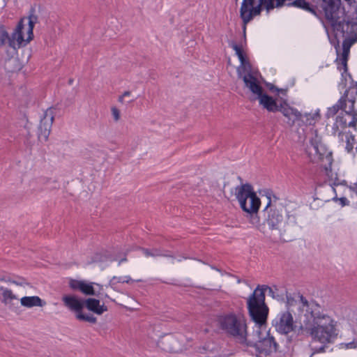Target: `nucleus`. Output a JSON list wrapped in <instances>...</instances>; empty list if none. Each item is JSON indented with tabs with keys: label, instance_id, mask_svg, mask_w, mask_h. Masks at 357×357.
<instances>
[{
	"label": "nucleus",
	"instance_id": "nucleus-1",
	"mask_svg": "<svg viewBox=\"0 0 357 357\" xmlns=\"http://www.w3.org/2000/svg\"><path fill=\"white\" fill-rule=\"evenodd\" d=\"M298 296L302 307L305 308L304 327L301 326V328L314 341L331 342L338 335L337 322L326 314L314 300L309 301L300 293Z\"/></svg>",
	"mask_w": 357,
	"mask_h": 357
},
{
	"label": "nucleus",
	"instance_id": "nucleus-2",
	"mask_svg": "<svg viewBox=\"0 0 357 357\" xmlns=\"http://www.w3.org/2000/svg\"><path fill=\"white\" fill-rule=\"evenodd\" d=\"M294 6L308 11L321 18L322 11L317 6L311 5L306 0H243L240 8V17L243 22L244 39L245 40V29L247 24L256 16H259L264 10L268 13L275 8L283 6Z\"/></svg>",
	"mask_w": 357,
	"mask_h": 357
},
{
	"label": "nucleus",
	"instance_id": "nucleus-3",
	"mask_svg": "<svg viewBox=\"0 0 357 357\" xmlns=\"http://www.w3.org/2000/svg\"><path fill=\"white\" fill-rule=\"evenodd\" d=\"M267 290L273 298L278 301H284V293L280 292L277 287L258 285L249 296L247 301V307L250 317L260 324L266 321L269 313V308L265 302V293Z\"/></svg>",
	"mask_w": 357,
	"mask_h": 357
},
{
	"label": "nucleus",
	"instance_id": "nucleus-4",
	"mask_svg": "<svg viewBox=\"0 0 357 357\" xmlns=\"http://www.w3.org/2000/svg\"><path fill=\"white\" fill-rule=\"evenodd\" d=\"M236 197L241 209L247 213L250 222L256 227L261 225L258 211L261 200L253 190L251 184L246 183L236 187Z\"/></svg>",
	"mask_w": 357,
	"mask_h": 357
},
{
	"label": "nucleus",
	"instance_id": "nucleus-5",
	"mask_svg": "<svg viewBox=\"0 0 357 357\" xmlns=\"http://www.w3.org/2000/svg\"><path fill=\"white\" fill-rule=\"evenodd\" d=\"M218 323L220 329L227 335L237 339L241 344L247 342V324L243 316L233 312L224 314L218 317Z\"/></svg>",
	"mask_w": 357,
	"mask_h": 357
},
{
	"label": "nucleus",
	"instance_id": "nucleus-6",
	"mask_svg": "<svg viewBox=\"0 0 357 357\" xmlns=\"http://www.w3.org/2000/svg\"><path fill=\"white\" fill-rule=\"evenodd\" d=\"M84 300L79 298L75 295H65L62 298L64 305L71 311L75 312V317L79 321H87L91 324L97 322V318L91 314L83 312L84 308Z\"/></svg>",
	"mask_w": 357,
	"mask_h": 357
},
{
	"label": "nucleus",
	"instance_id": "nucleus-7",
	"mask_svg": "<svg viewBox=\"0 0 357 357\" xmlns=\"http://www.w3.org/2000/svg\"><path fill=\"white\" fill-rule=\"evenodd\" d=\"M266 195L268 202L263 211L265 217L264 223L267 224L269 229L271 230L278 229L283 222V215L279 209L273 208L271 201L272 191H267Z\"/></svg>",
	"mask_w": 357,
	"mask_h": 357
},
{
	"label": "nucleus",
	"instance_id": "nucleus-8",
	"mask_svg": "<svg viewBox=\"0 0 357 357\" xmlns=\"http://www.w3.org/2000/svg\"><path fill=\"white\" fill-rule=\"evenodd\" d=\"M257 343L256 341H251L247 340V342L244 345L247 347H254L259 354H265L266 356L271 355L272 353H275L278 350V344L275 342V338L270 335L269 332H267L266 336L262 339H259Z\"/></svg>",
	"mask_w": 357,
	"mask_h": 357
},
{
	"label": "nucleus",
	"instance_id": "nucleus-9",
	"mask_svg": "<svg viewBox=\"0 0 357 357\" xmlns=\"http://www.w3.org/2000/svg\"><path fill=\"white\" fill-rule=\"evenodd\" d=\"M273 326L278 333L283 335H287L294 331L296 327L294 324L293 316L289 310L279 313L273 321Z\"/></svg>",
	"mask_w": 357,
	"mask_h": 357
},
{
	"label": "nucleus",
	"instance_id": "nucleus-10",
	"mask_svg": "<svg viewBox=\"0 0 357 357\" xmlns=\"http://www.w3.org/2000/svg\"><path fill=\"white\" fill-rule=\"evenodd\" d=\"M55 108L50 107L44 113L38 127V137L47 140L50 133L52 122L54 118Z\"/></svg>",
	"mask_w": 357,
	"mask_h": 357
},
{
	"label": "nucleus",
	"instance_id": "nucleus-11",
	"mask_svg": "<svg viewBox=\"0 0 357 357\" xmlns=\"http://www.w3.org/2000/svg\"><path fill=\"white\" fill-rule=\"evenodd\" d=\"M278 112H282V114L287 118V123L290 127H292L295 124L296 121L301 120L302 116L301 112L296 109L290 107L286 100H284L280 104Z\"/></svg>",
	"mask_w": 357,
	"mask_h": 357
},
{
	"label": "nucleus",
	"instance_id": "nucleus-12",
	"mask_svg": "<svg viewBox=\"0 0 357 357\" xmlns=\"http://www.w3.org/2000/svg\"><path fill=\"white\" fill-rule=\"evenodd\" d=\"M92 282H86L84 280L71 279L69 287L73 290H78L86 296H95L96 292Z\"/></svg>",
	"mask_w": 357,
	"mask_h": 357
},
{
	"label": "nucleus",
	"instance_id": "nucleus-13",
	"mask_svg": "<svg viewBox=\"0 0 357 357\" xmlns=\"http://www.w3.org/2000/svg\"><path fill=\"white\" fill-rule=\"evenodd\" d=\"M242 78L245 86L248 88L252 93L257 95V97L264 92L262 86L251 72H248V74L245 75Z\"/></svg>",
	"mask_w": 357,
	"mask_h": 357
},
{
	"label": "nucleus",
	"instance_id": "nucleus-14",
	"mask_svg": "<svg viewBox=\"0 0 357 357\" xmlns=\"http://www.w3.org/2000/svg\"><path fill=\"white\" fill-rule=\"evenodd\" d=\"M84 307L98 315L102 314L108 310L107 307L104 303L101 305L100 300L94 298H89L85 299Z\"/></svg>",
	"mask_w": 357,
	"mask_h": 357
},
{
	"label": "nucleus",
	"instance_id": "nucleus-15",
	"mask_svg": "<svg viewBox=\"0 0 357 357\" xmlns=\"http://www.w3.org/2000/svg\"><path fill=\"white\" fill-rule=\"evenodd\" d=\"M259 104L268 112H275L279 111L280 105H278L275 99L264 92L258 96Z\"/></svg>",
	"mask_w": 357,
	"mask_h": 357
},
{
	"label": "nucleus",
	"instance_id": "nucleus-16",
	"mask_svg": "<svg viewBox=\"0 0 357 357\" xmlns=\"http://www.w3.org/2000/svg\"><path fill=\"white\" fill-rule=\"evenodd\" d=\"M138 250H141L146 257H165L174 258V256L172 255L171 252L162 250L160 248H154L152 249H149L144 247H138Z\"/></svg>",
	"mask_w": 357,
	"mask_h": 357
},
{
	"label": "nucleus",
	"instance_id": "nucleus-17",
	"mask_svg": "<svg viewBox=\"0 0 357 357\" xmlns=\"http://www.w3.org/2000/svg\"><path fill=\"white\" fill-rule=\"evenodd\" d=\"M246 43V40L244 39V31L243 30V40L241 42V45H237L234 41L229 42V47H231L237 55L241 63L242 66H244L245 68L248 66V68H251L250 63L248 61H247L245 55L242 49L243 43Z\"/></svg>",
	"mask_w": 357,
	"mask_h": 357
},
{
	"label": "nucleus",
	"instance_id": "nucleus-18",
	"mask_svg": "<svg viewBox=\"0 0 357 357\" xmlns=\"http://www.w3.org/2000/svg\"><path fill=\"white\" fill-rule=\"evenodd\" d=\"M8 44L10 47L16 50L17 43L13 34L10 36L3 25H0V47Z\"/></svg>",
	"mask_w": 357,
	"mask_h": 357
},
{
	"label": "nucleus",
	"instance_id": "nucleus-19",
	"mask_svg": "<svg viewBox=\"0 0 357 357\" xmlns=\"http://www.w3.org/2000/svg\"><path fill=\"white\" fill-rule=\"evenodd\" d=\"M20 303L22 305L26 307H42L45 304V302L37 296L22 297L20 299Z\"/></svg>",
	"mask_w": 357,
	"mask_h": 357
},
{
	"label": "nucleus",
	"instance_id": "nucleus-20",
	"mask_svg": "<svg viewBox=\"0 0 357 357\" xmlns=\"http://www.w3.org/2000/svg\"><path fill=\"white\" fill-rule=\"evenodd\" d=\"M347 106L346 97L342 96L336 104L329 107L326 113L327 119L334 116L340 109L344 110Z\"/></svg>",
	"mask_w": 357,
	"mask_h": 357
},
{
	"label": "nucleus",
	"instance_id": "nucleus-21",
	"mask_svg": "<svg viewBox=\"0 0 357 357\" xmlns=\"http://www.w3.org/2000/svg\"><path fill=\"white\" fill-rule=\"evenodd\" d=\"M24 23L23 20H21L12 33L14 38L15 39L17 43V47L19 48L21 46H25L26 44H24L26 40L24 38L22 30L24 29Z\"/></svg>",
	"mask_w": 357,
	"mask_h": 357
},
{
	"label": "nucleus",
	"instance_id": "nucleus-22",
	"mask_svg": "<svg viewBox=\"0 0 357 357\" xmlns=\"http://www.w3.org/2000/svg\"><path fill=\"white\" fill-rule=\"evenodd\" d=\"M251 320L253 321L255 323V326H256V328L253 331V333H252V336H253V338L251 340L250 339L251 341H256L257 343L259 342V339H262L264 338V337L262 335V333H261V328L266 326V324H267V319L266 320V321L261 324H259V323H257L252 318H251Z\"/></svg>",
	"mask_w": 357,
	"mask_h": 357
},
{
	"label": "nucleus",
	"instance_id": "nucleus-23",
	"mask_svg": "<svg viewBox=\"0 0 357 357\" xmlns=\"http://www.w3.org/2000/svg\"><path fill=\"white\" fill-rule=\"evenodd\" d=\"M2 302L6 305L10 304L13 300H17V296L8 289L1 290Z\"/></svg>",
	"mask_w": 357,
	"mask_h": 357
},
{
	"label": "nucleus",
	"instance_id": "nucleus-24",
	"mask_svg": "<svg viewBox=\"0 0 357 357\" xmlns=\"http://www.w3.org/2000/svg\"><path fill=\"white\" fill-rule=\"evenodd\" d=\"M175 342V340L174 338L172 336V335H167L165 337H163L161 340H160V343L162 344H169V346L167 345L166 347H164L162 349L167 351H169V352H176V350L175 349V348L172 345V343H174Z\"/></svg>",
	"mask_w": 357,
	"mask_h": 357
},
{
	"label": "nucleus",
	"instance_id": "nucleus-25",
	"mask_svg": "<svg viewBox=\"0 0 357 357\" xmlns=\"http://www.w3.org/2000/svg\"><path fill=\"white\" fill-rule=\"evenodd\" d=\"M349 59V54H348V50L347 48L344 50H342L341 56L340 58L336 59V62L337 64H341L342 66V68L344 69V72H347L348 67H347V61Z\"/></svg>",
	"mask_w": 357,
	"mask_h": 357
},
{
	"label": "nucleus",
	"instance_id": "nucleus-26",
	"mask_svg": "<svg viewBox=\"0 0 357 357\" xmlns=\"http://www.w3.org/2000/svg\"><path fill=\"white\" fill-rule=\"evenodd\" d=\"M326 160L328 162V165L324 166V169L326 172V176L331 179L333 180V174H332V169H331V165L333 162V158H332V153H328L326 155Z\"/></svg>",
	"mask_w": 357,
	"mask_h": 357
},
{
	"label": "nucleus",
	"instance_id": "nucleus-27",
	"mask_svg": "<svg viewBox=\"0 0 357 357\" xmlns=\"http://www.w3.org/2000/svg\"><path fill=\"white\" fill-rule=\"evenodd\" d=\"M351 94V98L355 100V96H357V82L351 84L350 87L345 91L342 96H345L347 98L348 94Z\"/></svg>",
	"mask_w": 357,
	"mask_h": 357
},
{
	"label": "nucleus",
	"instance_id": "nucleus-28",
	"mask_svg": "<svg viewBox=\"0 0 357 357\" xmlns=\"http://www.w3.org/2000/svg\"><path fill=\"white\" fill-rule=\"evenodd\" d=\"M345 112L352 116V121L349 123V127H356L357 124V112L355 109L345 111Z\"/></svg>",
	"mask_w": 357,
	"mask_h": 357
},
{
	"label": "nucleus",
	"instance_id": "nucleus-29",
	"mask_svg": "<svg viewBox=\"0 0 357 357\" xmlns=\"http://www.w3.org/2000/svg\"><path fill=\"white\" fill-rule=\"evenodd\" d=\"M354 142H355L354 135L351 134L349 136H347L345 149L349 153L353 150Z\"/></svg>",
	"mask_w": 357,
	"mask_h": 357
},
{
	"label": "nucleus",
	"instance_id": "nucleus-30",
	"mask_svg": "<svg viewBox=\"0 0 357 357\" xmlns=\"http://www.w3.org/2000/svg\"><path fill=\"white\" fill-rule=\"evenodd\" d=\"M35 23L34 22L31 20H29V30H28V37L26 39V42L24 44L29 43L33 38V28H34Z\"/></svg>",
	"mask_w": 357,
	"mask_h": 357
},
{
	"label": "nucleus",
	"instance_id": "nucleus-31",
	"mask_svg": "<svg viewBox=\"0 0 357 357\" xmlns=\"http://www.w3.org/2000/svg\"><path fill=\"white\" fill-rule=\"evenodd\" d=\"M118 283H125L124 277L114 276L109 282V285L114 289Z\"/></svg>",
	"mask_w": 357,
	"mask_h": 357
},
{
	"label": "nucleus",
	"instance_id": "nucleus-32",
	"mask_svg": "<svg viewBox=\"0 0 357 357\" xmlns=\"http://www.w3.org/2000/svg\"><path fill=\"white\" fill-rule=\"evenodd\" d=\"M337 335L335 336V337L333 340V341L331 342H319L320 343L322 344V345L321 347H319L315 348L314 349V352L311 354L310 357H312L314 354L325 352L326 348L327 347L326 344L333 343L335 340L337 338Z\"/></svg>",
	"mask_w": 357,
	"mask_h": 357
},
{
	"label": "nucleus",
	"instance_id": "nucleus-33",
	"mask_svg": "<svg viewBox=\"0 0 357 357\" xmlns=\"http://www.w3.org/2000/svg\"><path fill=\"white\" fill-rule=\"evenodd\" d=\"M336 123H340L341 125H342L344 127H346L347 126V121L344 118L343 116H337L336 118ZM333 129L337 130L338 129V126L337 123H335L333 126Z\"/></svg>",
	"mask_w": 357,
	"mask_h": 357
},
{
	"label": "nucleus",
	"instance_id": "nucleus-34",
	"mask_svg": "<svg viewBox=\"0 0 357 357\" xmlns=\"http://www.w3.org/2000/svg\"><path fill=\"white\" fill-rule=\"evenodd\" d=\"M7 281L10 282H12L13 284H15L17 285H19V286H23L26 284H27V282H26V280L23 278H17L16 280H8Z\"/></svg>",
	"mask_w": 357,
	"mask_h": 357
},
{
	"label": "nucleus",
	"instance_id": "nucleus-35",
	"mask_svg": "<svg viewBox=\"0 0 357 357\" xmlns=\"http://www.w3.org/2000/svg\"><path fill=\"white\" fill-rule=\"evenodd\" d=\"M284 295H285L286 299H287V306H292V305H294V304L296 302V301L291 296V295L288 294V292L287 291H285Z\"/></svg>",
	"mask_w": 357,
	"mask_h": 357
},
{
	"label": "nucleus",
	"instance_id": "nucleus-36",
	"mask_svg": "<svg viewBox=\"0 0 357 357\" xmlns=\"http://www.w3.org/2000/svg\"><path fill=\"white\" fill-rule=\"evenodd\" d=\"M342 347L345 349H356L357 348V342L355 341H352L348 343H342L340 344Z\"/></svg>",
	"mask_w": 357,
	"mask_h": 357
},
{
	"label": "nucleus",
	"instance_id": "nucleus-37",
	"mask_svg": "<svg viewBox=\"0 0 357 357\" xmlns=\"http://www.w3.org/2000/svg\"><path fill=\"white\" fill-rule=\"evenodd\" d=\"M30 15L29 16V20H31L33 22H34V23H37L38 22V16L34 15V13H35V8H31V10H30Z\"/></svg>",
	"mask_w": 357,
	"mask_h": 357
},
{
	"label": "nucleus",
	"instance_id": "nucleus-38",
	"mask_svg": "<svg viewBox=\"0 0 357 357\" xmlns=\"http://www.w3.org/2000/svg\"><path fill=\"white\" fill-rule=\"evenodd\" d=\"M112 113L116 121L120 119V112L116 107L112 108Z\"/></svg>",
	"mask_w": 357,
	"mask_h": 357
},
{
	"label": "nucleus",
	"instance_id": "nucleus-39",
	"mask_svg": "<svg viewBox=\"0 0 357 357\" xmlns=\"http://www.w3.org/2000/svg\"><path fill=\"white\" fill-rule=\"evenodd\" d=\"M319 116L318 113L314 114V116H311L310 114L306 115L307 119H306V123L309 125H312L314 123V117Z\"/></svg>",
	"mask_w": 357,
	"mask_h": 357
},
{
	"label": "nucleus",
	"instance_id": "nucleus-40",
	"mask_svg": "<svg viewBox=\"0 0 357 357\" xmlns=\"http://www.w3.org/2000/svg\"><path fill=\"white\" fill-rule=\"evenodd\" d=\"M287 221L289 224H297L296 215L295 214L288 215Z\"/></svg>",
	"mask_w": 357,
	"mask_h": 357
},
{
	"label": "nucleus",
	"instance_id": "nucleus-41",
	"mask_svg": "<svg viewBox=\"0 0 357 357\" xmlns=\"http://www.w3.org/2000/svg\"><path fill=\"white\" fill-rule=\"evenodd\" d=\"M335 199H337V198ZM338 200L340 201L342 206H348L349 204V202L346 197H340L338 199Z\"/></svg>",
	"mask_w": 357,
	"mask_h": 357
},
{
	"label": "nucleus",
	"instance_id": "nucleus-42",
	"mask_svg": "<svg viewBox=\"0 0 357 357\" xmlns=\"http://www.w3.org/2000/svg\"><path fill=\"white\" fill-rule=\"evenodd\" d=\"M124 280H125V283H128V284L132 283L133 282H139L142 281L141 280H134L130 276H125Z\"/></svg>",
	"mask_w": 357,
	"mask_h": 357
},
{
	"label": "nucleus",
	"instance_id": "nucleus-43",
	"mask_svg": "<svg viewBox=\"0 0 357 357\" xmlns=\"http://www.w3.org/2000/svg\"><path fill=\"white\" fill-rule=\"evenodd\" d=\"M350 45H351L350 43H349L347 40H344L343 44H342L343 50H344V48H345V50L347 48V50H348V54H349Z\"/></svg>",
	"mask_w": 357,
	"mask_h": 357
},
{
	"label": "nucleus",
	"instance_id": "nucleus-44",
	"mask_svg": "<svg viewBox=\"0 0 357 357\" xmlns=\"http://www.w3.org/2000/svg\"><path fill=\"white\" fill-rule=\"evenodd\" d=\"M267 86H268L269 90L272 92L279 91V89L272 84H268Z\"/></svg>",
	"mask_w": 357,
	"mask_h": 357
},
{
	"label": "nucleus",
	"instance_id": "nucleus-45",
	"mask_svg": "<svg viewBox=\"0 0 357 357\" xmlns=\"http://www.w3.org/2000/svg\"><path fill=\"white\" fill-rule=\"evenodd\" d=\"M273 199H271V201H272V206L273 207V206H275V202H277L278 198L275 195H273Z\"/></svg>",
	"mask_w": 357,
	"mask_h": 357
},
{
	"label": "nucleus",
	"instance_id": "nucleus-46",
	"mask_svg": "<svg viewBox=\"0 0 357 357\" xmlns=\"http://www.w3.org/2000/svg\"><path fill=\"white\" fill-rule=\"evenodd\" d=\"M349 101L351 102V105L349 110L354 109L355 100H354V99H349Z\"/></svg>",
	"mask_w": 357,
	"mask_h": 357
},
{
	"label": "nucleus",
	"instance_id": "nucleus-47",
	"mask_svg": "<svg viewBox=\"0 0 357 357\" xmlns=\"http://www.w3.org/2000/svg\"><path fill=\"white\" fill-rule=\"evenodd\" d=\"M340 184H343V183H340L338 181V178H337V176L335 178V180H334V182L333 183V185H338Z\"/></svg>",
	"mask_w": 357,
	"mask_h": 357
},
{
	"label": "nucleus",
	"instance_id": "nucleus-48",
	"mask_svg": "<svg viewBox=\"0 0 357 357\" xmlns=\"http://www.w3.org/2000/svg\"><path fill=\"white\" fill-rule=\"evenodd\" d=\"M349 6H352L356 3L355 0H344Z\"/></svg>",
	"mask_w": 357,
	"mask_h": 357
},
{
	"label": "nucleus",
	"instance_id": "nucleus-49",
	"mask_svg": "<svg viewBox=\"0 0 357 357\" xmlns=\"http://www.w3.org/2000/svg\"><path fill=\"white\" fill-rule=\"evenodd\" d=\"M126 261H127V258L125 256L123 258H122L121 259L119 260L118 265L119 266V265H121V263Z\"/></svg>",
	"mask_w": 357,
	"mask_h": 357
},
{
	"label": "nucleus",
	"instance_id": "nucleus-50",
	"mask_svg": "<svg viewBox=\"0 0 357 357\" xmlns=\"http://www.w3.org/2000/svg\"><path fill=\"white\" fill-rule=\"evenodd\" d=\"M123 98H124V96H123V95H121V96H120L119 97V98H118V101H119V102H121V103H123V101H124Z\"/></svg>",
	"mask_w": 357,
	"mask_h": 357
},
{
	"label": "nucleus",
	"instance_id": "nucleus-51",
	"mask_svg": "<svg viewBox=\"0 0 357 357\" xmlns=\"http://www.w3.org/2000/svg\"><path fill=\"white\" fill-rule=\"evenodd\" d=\"M131 94L130 91H126L122 95L123 96H129Z\"/></svg>",
	"mask_w": 357,
	"mask_h": 357
},
{
	"label": "nucleus",
	"instance_id": "nucleus-52",
	"mask_svg": "<svg viewBox=\"0 0 357 357\" xmlns=\"http://www.w3.org/2000/svg\"><path fill=\"white\" fill-rule=\"evenodd\" d=\"M287 91V89H279V91L278 92H281L282 94L286 95Z\"/></svg>",
	"mask_w": 357,
	"mask_h": 357
},
{
	"label": "nucleus",
	"instance_id": "nucleus-53",
	"mask_svg": "<svg viewBox=\"0 0 357 357\" xmlns=\"http://www.w3.org/2000/svg\"><path fill=\"white\" fill-rule=\"evenodd\" d=\"M338 136H339V137H342L341 140L342 141V140H343V139H342V137H343V132H339V134H338Z\"/></svg>",
	"mask_w": 357,
	"mask_h": 357
},
{
	"label": "nucleus",
	"instance_id": "nucleus-54",
	"mask_svg": "<svg viewBox=\"0 0 357 357\" xmlns=\"http://www.w3.org/2000/svg\"><path fill=\"white\" fill-rule=\"evenodd\" d=\"M73 79H70L68 80V84H73Z\"/></svg>",
	"mask_w": 357,
	"mask_h": 357
},
{
	"label": "nucleus",
	"instance_id": "nucleus-55",
	"mask_svg": "<svg viewBox=\"0 0 357 357\" xmlns=\"http://www.w3.org/2000/svg\"><path fill=\"white\" fill-rule=\"evenodd\" d=\"M337 69L340 70H341V67H340V66H337Z\"/></svg>",
	"mask_w": 357,
	"mask_h": 357
},
{
	"label": "nucleus",
	"instance_id": "nucleus-56",
	"mask_svg": "<svg viewBox=\"0 0 357 357\" xmlns=\"http://www.w3.org/2000/svg\"><path fill=\"white\" fill-rule=\"evenodd\" d=\"M336 50H337V54H339V50L337 48H336Z\"/></svg>",
	"mask_w": 357,
	"mask_h": 357
},
{
	"label": "nucleus",
	"instance_id": "nucleus-57",
	"mask_svg": "<svg viewBox=\"0 0 357 357\" xmlns=\"http://www.w3.org/2000/svg\"><path fill=\"white\" fill-rule=\"evenodd\" d=\"M238 179L241 180V181L242 180L241 176H238Z\"/></svg>",
	"mask_w": 357,
	"mask_h": 357
}]
</instances>
